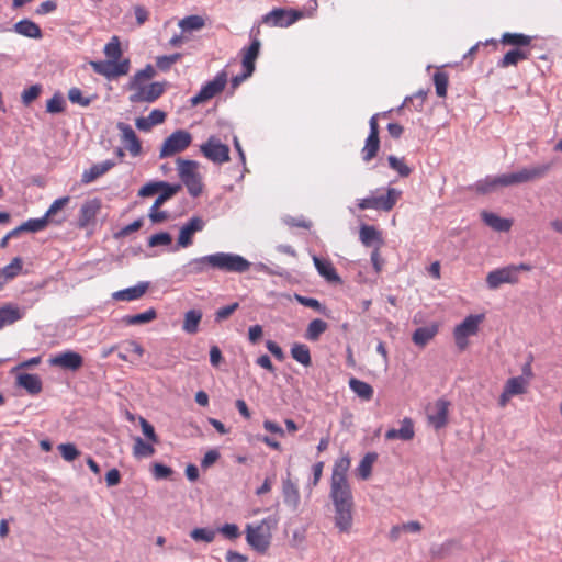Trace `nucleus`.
Wrapping results in <instances>:
<instances>
[{
    "instance_id": "obj_1",
    "label": "nucleus",
    "mask_w": 562,
    "mask_h": 562,
    "mask_svg": "<svg viewBox=\"0 0 562 562\" xmlns=\"http://www.w3.org/2000/svg\"><path fill=\"white\" fill-rule=\"evenodd\" d=\"M351 459L348 456L338 458L333 467L329 496L334 506V524L341 533H349L353 526L355 502L347 473Z\"/></svg>"
},
{
    "instance_id": "obj_2",
    "label": "nucleus",
    "mask_w": 562,
    "mask_h": 562,
    "mask_svg": "<svg viewBox=\"0 0 562 562\" xmlns=\"http://www.w3.org/2000/svg\"><path fill=\"white\" fill-rule=\"evenodd\" d=\"M273 524L272 519H263L257 525H247L246 541L257 552L265 553L269 549Z\"/></svg>"
},
{
    "instance_id": "obj_3",
    "label": "nucleus",
    "mask_w": 562,
    "mask_h": 562,
    "mask_svg": "<svg viewBox=\"0 0 562 562\" xmlns=\"http://www.w3.org/2000/svg\"><path fill=\"white\" fill-rule=\"evenodd\" d=\"M212 269L227 273H243L249 270L250 262L240 255L232 252L212 254Z\"/></svg>"
},
{
    "instance_id": "obj_4",
    "label": "nucleus",
    "mask_w": 562,
    "mask_h": 562,
    "mask_svg": "<svg viewBox=\"0 0 562 562\" xmlns=\"http://www.w3.org/2000/svg\"><path fill=\"white\" fill-rule=\"evenodd\" d=\"M178 171L181 181L187 187L192 196H198L202 193L203 184L201 176L198 171L199 164L193 160H186L182 158L177 159Z\"/></svg>"
},
{
    "instance_id": "obj_5",
    "label": "nucleus",
    "mask_w": 562,
    "mask_h": 562,
    "mask_svg": "<svg viewBox=\"0 0 562 562\" xmlns=\"http://www.w3.org/2000/svg\"><path fill=\"white\" fill-rule=\"evenodd\" d=\"M527 263L510 265L490 271L486 276V284L491 290L499 288L504 283L515 284L519 281L518 271H530Z\"/></svg>"
},
{
    "instance_id": "obj_6",
    "label": "nucleus",
    "mask_w": 562,
    "mask_h": 562,
    "mask_svg": "<svg viewBox=\"0 0 562 562\" xmlns=\"http://www.w3.org/2000/svg\"><path fill=\"white\" fill-rule=\"evenodd\" d=\"M551 169V164H543L530 168H522L517 172L502 175L501 181L507 187L526 183L543 178Z\"/></svg>"
},
{
    "instance_id": "obj_7",
    "label": "nucleus",
    "mask_w": 562,
    "mask_h": 562,
    "mask_svg": "<svg viewBox=\"0 0 562 562\" xmlns=\"http://www.w3.org/2000/svg\"><path fill=\"white\" fill-rule=\"evenodd\" d=\"M483 319V315H469L463 319L462 323L456 326L453 330V338L460 351H463L468 348V338L477 334L479 326Z\"/></svg>"
},
{
    "instance_id": "obj_8",
    "label": "nucleus",
    "mask_w": 562,
    "mask_h": 562,
    "mask_svg": "<svg viewBox=\"0 0 562 562\" xmlns=\"http://www.w3.org/2000/svg\"><path fill=\"white\" fill-rule=\"evenodd\" d=\"M401 195V190H397L395 188H389L386 194L384 195H372L360 200L358 203V207L360 210L372 209L378 211L390 212L395 206Z\"/></svg>"
},
{
    "instance_id": "obj_9",
    "label": "nucleus",
    "mask_w": 562,
    "mask_h": 562,
    "mask_svg": "<svg viewBox=\"0 0 562 562\" xmlns=\"http://www.w3.org/2000/svg\"><path fill=\"white\" fill-rule=\"evenodd\" d=\"M192 143V135L186 130H177L162 143L159 157H171L186 150Z\"/></svg>"
},
{
    "instance_id": "obj_10",
    "label": "nucleus",
    "mask_w": 562,
    "mask_h": 562,
    "mask_svg": "<svg viewBox=\"0 0 562 562\" xmlns=\"http://www.w3.org/2000/svg\"><path fill=\"white\" fill-rule=\"evenodd\" d=\"M93 71L98 75H101L108 79H115L121 76H125L128 74L131 64L127 58L122 59L121 61L115 60H91L89 63Z\"/></svg>"
},
{
    "instance_id": "obj_11",
    "label": "nucleus",
    "mask_w": 562,
    "mask_h": 562,
    "mask_svg": "<svg viewBox=\"0 0 562 562\" xmlns=\"http://www.w3.org/2000/svg\"><path fill=\"white\" fill-rule=\"evenodd\" d=\"M389 112L376 113L371 116L369 121L370 132L364 142V146L361 149L362 159L366 162L371 161L379 153L380 149V127H379V117L386 116Z\"/></svg>"
},
{
    "instance_id": "obj_12",
    "label": "nucleus",
    "mask_w": 562,
    "mask_h": 562,
    "mask_svg": "<svg viewBox=\"0 0 562 562\" xmlns=\"http://www.w3.org/2000/svg\"><path fill=\"white\" fill-rule=\"evenodd\" d=\"M200 150L206 159L214 164L222 165L228 162L231 159L229 147L215 136L209 137L207 140L200 146Z\"/></svg>"
},
{
    "instance_id": "obj_13",
    "label": "nucleus",
    "mask_w": 562,
    "mask_h": 562,
    "mask_svg": "<svg viewBox=\"0 0 562 562\" xmlns=\"http://www.w3.org/2000/svg\"><path fill=\"white\" fill-rule=\"evenodd\" d=\"M226 83L227 74L225 71L218 72L213 80L209 81L201 88L198 94L191 98V104L195 106L211 100L224 90Z\"/></svg>"
},
{
    "instance_id": "obj_14",
    "label": "nucleus",
    "mask_w": 562,
    "mask_h": 562,
    "mask_svg": "<svg viewBox=\"0 0 562 562\" xmlns=\"http://www.w3.org/2000/svg\"><path fill=\"white\" fill-rule=\"evenodd\" d=\"M133 93L130 95V101L133 103L138 102H154L165 92V85L161 82H151L148 85L139 83L137 86H130Z\"/></svg>"
},
{
    "instance_id": "obj_15",
    "label": "nucleus",
    "mask_w": 562,
    "mask_h": 562,
    "mask_svg": "<svg viewBox=\"0 0 562 562\" xmlns=\"http://www.w3.org/2000/svg\"><path fill=\"white\" fill-rule=\"evenodd\" d=\"M48 362L52 367L76 372L83 366V357L76 351L66 350L50 357Z\"/></svg>"
},
{
    "instance_id": "obj_16",
    "label": "nucleus",
    "mask_w": 562,
    "mask_h": 562,
    "mask_svg": "<svg viewBox=\"0 0 562 562\" xmlns=\"http://www.w3.org/2000/svg\"><path fill=\"white\" fill-rule=\"evenodd\" d=\"M301 14L296 11L273 9L262 18V22L272 26L286 27L296 22Z\"/></svg>"
},
{
    "instance_id": "obj_17",
    "label": "nucleus",
    "mask_w": 562,
    "mask_h": 562,
    "mask_svg": "<svg viewBox=\"0 0 562 562\" xmlns=\"http://www.w3.org/2000/svg\"><path fill=\"white\" fill-rule=\"evenodd\" d=\"M121 133V142L133 157L142 154V143L135 131L126 123L119 122L116 125Z\"/></svg>"
},
{
    "instance_id": "obj_18",
    "label": "nucleus",
    "mask_w": 562,
    "mask_h": 562,
    "mask_svg": "<svg viewBox=\"0 0 562 562\" xmlns=\"http://www.w3.org/2000/svg\"><path fill=\"white\" fill-rule=\"evenodd\" d=\"M102 207V202L99 198L90 199L86 201L79 211L78 226L85 228L91 224H94L98 214Z\"/></svg>"
},
{
    "instance_id": "obj_19",
    "label": "nucleus",
    "mask_w": 562,
    "mask_h": 562,
    "mask_svg": "<svg viewBox=\"0 0 562 562\" xmlns=\"http://www.w3.org/2000/svg\"><path fill=\"white\" fill-rule=\"evenodd\" d=\"M204 225L205 223L201 217H191L180 229L178 245L183 248L192 245L193 235L201 232L204 228Z\"/></svg>"
},
{
    "instance_id": "obj_20",
    "label": "nucleus",
    "mask_w": 562,
    "mask_h": 562,
    "mask_svg": "<svg viewBox=\"0 0 562 562\" xmlns=\"http://www.w3.org/2000/svg\"><path fill=\"white\" fill-rule=\"evenodd\" d=\"M260 34V30L257 29L256 35L252 38L250 45L247 48L243 49V68L246 70V76H251L255 71V61L259 56L260 50V40L258 38V35Z\"/></svg>"
},
{
    "instance_id": "obj_21",
    "label": "nucleus",
    "mask_w": 562,
    "mask_h": 562,
    "mask_svg": "<svg viewBox=\"0 0 562 562\" xmlns=\"http://www.w3.org/2000/svg\"><path fill=\"white\" fill-rule=\"evenodd\" d=\"M449 406L450 403L445 398H439L435 402L432 411L428 414V420L436 429L447 425Z\"/></svg>"
},
{
    "instance_id": "obj_22",
    "label": "nucleus",
    "mask_w": 562,
    "mask_h": 562,
    "mask_svg": "<svg viewBox=\"0 0 562 562\" xmlns=\"http://www.w3.org/2000/svg\"><path fill=\"white\" fill-rule=\"evenodd\" d=\"M121 351L119 352V358L126 362H134L137 359H140L144 356V348L140 344L135 340H125L117 345Z\"/></svg>"
},
{
    "instance_id": "obj_23",
    "label": "nucleus",
    "mask_w": 562,
    "mask_h": 562,
    "mask_svg": "<svg viewBox=\"0 0 562 562\" xmlns=\"http://www.w3.org/2000/svg\"><path fill=\"white\" fill-rule=\"evenodd\" d=\"M414 436H415L414 423L409 417H405L401 422L400 429L392 428L385 432L386 440L400 439L403 441H409L414 438Z\"/></svg>"
},
{
    "instance_id": "obj_24",
    "label": "nucleus",
    "mask_w": 562,
    "mask_h": 562,
    "mask_svg": "<svg viewBox=\"0 0 562 562\" xmlns=\"http://www.w3.org/2000/svg\"><path fill=\"white\" fill-rule=\"evenodd\" d=\"M313 262L317 272L328 282L340 283L341 279L338 276L333 262L328 259H323L317 256L313 257Z\"/></svg>"
},
{
    "instance_id": "obj_25",
    "label": "nucleus",
    "mask_w": 562,
    "mask_h": 562,
    "mask_svg": "<svg viewBox=\"0 0 562 562\" xmlns=\"http://www.w3.org/2000/svg\"><path fill=\"white\" fill-rule=\"evenodd\" d=\"M13 30L18 34L30 38L38 40L43 36L40 25L29 19H23L16 22L13 26Z\"/></svg>"
},
{
    "instance_id": "obj_26",
    "label": "nucleus",
    "mask_w": 562,
    "mask_h": 562,
    "mask_svg": "<svg viewBox=\"0 0 562 562\" xmlns=\"http://www.w3.org/2000/svg\"><path fill=\"white\" fill-rule=\"evenodd\" d=\"M439 326L431 324L429 326L417 328L412 336V340L416 346L425 347L438 334Z\"/></svg>"
},
{
    "instance_id": "obj_27",
    "label": "nucleus",
    "mask_w": 562,
    "mask_h": 562,
    "mask_svg": "<svg viewBox=\"0 0 562 562\" xmlns=\"http://www.w3.org/2000/svg\"><path fill=\"white\" fill-rule=\"evenodd\" d=\"M23 268V260L20 257H15L11 262L0 269V290L10 280L18 277Z\"/></svg>"
},
{
    "instance_id": "obj_28",
    "label": "nucleus",
    "mask_w": 562,
    "mask_h": 562,
    "mask_svg": "<svg viewBox=\"0 0 562 562\" xmlns=\"http://www.w3.org/2000/svg\"><path fill=\"white\" fill-rule=\"evenodd\" d=\"M483 222L496 232H508L512 227V221L503 218L495 213L483 211L481 213Z\"/></svg>"
},
{
    "instance_id": "obj_29",
    "label": "nucleus",
    "mask_w": 562,
    "mask_h": 562,
    "mask_svg": "<svg viewBox=\"0 0 562 562\" xmlns=\"http://www.w3.org/2000/svg\"><path fill=\"white\" fill-rule=\"evenodd\" d=\"M530 49L514 48L507 52L504 57L497 63L501 68H507L509 66H516L519 61L529 58Z\"/></svg>"
},
{
    "instance_id": "obj_30",
    "label": "nucleus",
    "mask_w": 562,
    "mask_h": 562,
    "mask_svg": "<svg viewBox=\"0 0 562 562\" xmlns=\"http://www.w3.org/2000/svg\"><path fill=\"white\" fill-rule=\"evenodd\" d=\"M115 166V164L111 160H105L101 164H95L88 170H85L82 173L81 181L83 183H90L93 182L99 177L106 173L110 169H112Z\"/></svg>"
},
{
    "instance_id": "obj_31",
    "label": "nucleus",
    "mask_w": 562,
    "mask_h": 562,
    "mask_svg": "<svg viewBox=\"0 0 562 562\" xmlns=\"http://www.w3.org/2000/svg\"><path fill=\"white\" fill-rule=\"evenodd\" d=\"M532 37L521 33H504L501 37L503 45H512L515 48L530 49Z\"/></svg>"
},
{
    "instance_id": "obj_32",
    "label": "nucleus",
    "mask_w": 562,
    "mask_h": 562,
    "mask_svg": "<svg viewBox=\"0 0 562 562\" xmlns=\"http://www.w3.org/2000/svg\"><path fill=\"white\" fill-rule=\"evenodd\" d=\"M212 255L194 258L184 266L187 274H201L212 269Z\"/></svg>"
},
{
    "instance_id": "obj_33",
    "label": "nucleus",
    "mask_w": 562,
    "mask_h": 562,
    "mask_svg": "<svg viewBox=\"0 0 562 562\" xmlns=\"http://www.w3.org/2000/svg\"><path fill=\"white\" fill-rule=\"evenodd\" d=\"M147 283H138L135 286L127 288L117 291L113 294V297L119 301H134L140 299L147 291Z\"/></svg>"
},
{
    "instance_id": "obj_34",
    "label": "nucleus",
    "mask_w": 562,
    "mask_h": 562,
    "mask_svg": "<svg viewBox=\"0 0 562 562\" xmlns=\"http://www.w3.org/2000/svg\"><path fill=\"white\" fill-rule=\"evenodd\" d=\"M16 381L21 387L32 395H36L42 391V381L36 374L22 373L18 376Z\"/></svg>"
},
{
    "instance_id": "obj_35",
    "label": "nucleus",
    "mask_w": 562,
    "mask_h": 562,
    "mask_svg": "<svg viewBox=\"0 0 562 562\" xmlns=\"http://www.w3.org/2000/svg\"><path fill=\"white\" fill-rule=\"evenodd\" d=\"M283 497L285 504L292 506L294 509L297 508L300 504V492L299 487L291 480L283 481Z\"/></svg>"
},
{
    "instance_id": "obj_36",
    "label": "nucleus",
    "mask_w": 562,
    "mask_h": 562,
    "mask_svg": "<svg viewBox=\"0 0 562 562\" xmlns=\"http://www.w3.org/2000/svg\"><path fill=\"white\" fill-rule=\"evenodd\" d=\"M349 387L353 393H356L360 398L364 401H370L373 397V387L364 381L351 378L349 380Z\"/></svg>"
},
{
    "instance_id": "obj_37",
    "label": "nucleus",
    "mask_w": 562,
    "mask_h": 562,
    "mask_svg": "<svg viewBox=\"0 0 562 562\" xmlns=\"http://www.w3.org/2000/svg\"><path fill=\"white\" fill-rule=\"evenodd\" d=\"M528 380L524 376H514L506 381L504 390L512 396L522 395L527 392Z\"/></svg>"
},
{
    "instance_id": "obj_38",
    "label": "nucleus",
    "mask_w": 562,
    "mask_h": 562,
    "mask_svg": "<svg viewBox=\"0 0 562 562\" xmlns=\"http://www.w3.org/2000/svg\"><path fill=\"white\" fill-rule=\"evenodd\" d=\"M328 329L325 321L316 318L313 319L306 328L305 338L310 341H317L319 337Z\"/></svg>"
},
{
    "instance_id": "obj_39",
    "label": "nucleus",
    "mask_w": 562,
    "mask_h": 562,
    "mask_svg": "<svg viewBox=\"0 0 562 562\" xmlns=\"http://www.w3.org/2000/svg\"><path fill=\"white\" fill-rule=\"evenodd\" d=\"M202 319V312L199 310H190L184 314L182 329L188 334H195Z\"/></svg>"
},
{
    "instance_id": "obj_40",
    "label": "nucleus",
    "mask_w": 562,
    "mask_h": 562,
    "mask_svg": "<svg viewBox=\"0 0 562 562\" xmlns=\"http://www.w3.org/2000/svg\"><path fill=\"white\" fill-rule=\"evenodd\" d=\"M22 317L23 314L20 312L18 307L11 305L0 307V329L7 325L15 323Z\"/></svg>"
},
{
    "instance_id": "obj_41",
    "label": "nucleus",
    "mask_w": 562,
    "mask_h": 562,
    "mask_svg": "<svg viewBox=\"0 0 562 562\" xmlns=\"http://www.w3.org/2000/svg\"><path fill=\"white\" fill-rule=\"evenodd\" d=\"M502 175L495 177H486L475 183V190L479 193L486 194L494 191L498 187H507L501 181Z\"/></svg>"
},
{
    "instance_id": "obj_42",
    "label": "nucleus",
    "mask_w": 562,
    "mask_h": 562,
    "mask_svg": "<svg viewBox=\"0 0 562 562\" xmlns=\"http://www.w3.org/2000/svg\"><path fill=\"white\" fill-rule=\"evenodd\" d=\"M376 459L378 454L375 452H369L362 458L357 468V474L360 479L368 480L371 476L372 467Z\"/></svg>"
},
{
    "instance_id": "obj_43",
    "label": "nucleus",
    "mask_w": 562,
    "mask_h": 562,
    "mask_svg": "<svg viewBox=\"0 0 562 562\" xmlns=\"http://www.w3.org/2000/svg\"><path fill=\"white\" fill-rule=\"evenodd\" d=\"M291 356L304 367L312 364L310 348L304 344H294L291 348Z\"/></svg>"
},
{
    "instance_id": "obj_44",
    "label": "nucleus",
    "mask_w": 562,
    "mask_h": 562,
    "mask_svg": "<svg viewBox=\"0 0 562 562\" xmlns=\"http://www.w3.org/2000/svg\"><path fill=\"white\" fill-rule=\"evenodd\" d=\"M178 25L183 32L199 31L205 26V20L193 14L181 19Z\"/></svg>"
},
{
    "instance_id": "obj_45",
    "label": "nucleus",
    "mask_w": 562,
    "mask_h": 562,
    "mask_svg": "<svg viewBox=\"0 0 562 562\" xmlns=\"http://www.w3.org/2000/svg\"><path fill=\"white\" fill-rule=\"evenodd\" d=\"M157 317V313L154 308H149L143 313L135 315H126L123 321L126 325H139L146 324L154 321Z\"/></svg>"
},
{
    "instance_id": "obj_46",
    "label": "nucleus",
    "mask_w": 562,
    "mask_h": 562,
    "mask_svg": "<svg viewBox=\"0 0 562 562\" xmlns=\"http://www.w3.org/2000/svg\"><path fill=\"white\" fill-rule=\"evenodd\" d=\"M360 240L366 246L382 244L380 232L374 226L364 225L360 228Z\"/></svg>"
},
{
    "instance_id": "obj_47",
    "label": "nucleus",
    "mask_w": 562,
    "mask_h": 562,
    "mask_svg": "<svg viewBox=\"0 0 562 562\" xmlns=\"http://www.w3.org/2000/svg\"><path fill=\"white\" fill-rule=\"evenodd\" d=\"M155 453L153 445L145 442L142 438L137 437L134 440L133 454L135 458H148Z\"/></svg>"
},
{
    "instance_id": "obj_48",
    "label": "nucleus",
    "mask_w": 562,
    "mask_h": 562,
    "mask_svg": "<svg viewBox=\"0 0 562 562\" xmlns=\"http://www.w3.org/2000/svg\"><path fill=\"white\" fill-rule=\"evenodd\" d=\"M104 54L110 60L121 61L122 49L117 36H113L104 47Z\"/></svg>"
},
{
    "instance_id": "obj_49",
    "label": "nucleus",
    "mask_w": 562,
    "mask_h": 562,
    "mask_svg": "<svg viewBox=\"0 0 562 562\" xmlns=\"http://www.w3.org/2000/svg\"><path fill=\"white\" fill-rule=\"evenodd\" d=\"M449 82V76L443 71H437L434 75V83L436 88V93L440 98H445L447 95V88Z\"/></svg>"
},
{
    "instance_id": "obj_50",
    "label": "nucleus",
    "mask_w": 562,
    "mask_h": 562,
    "mask_svg": "<svg viewBox=\"0 0 562 562\" xmlns=\"http://www.w3.org/2000/svg\"><path fill=\"white\" fill-rule=\"evenodd\" d=\"M182 55L180 53H175L172 55H164L158 56L156 58V66L161 71H168L172 67L173 64H176L178 60H180Z\"/></svg>"
},
{
    "instance_id": "obj_51",
    "label": "nucleus",
    "mask_w": 562,
    "mask_h": 562,
    "mask_svg": "<svg viewBox=\"0 0 562 562\" xmlns=\"http://www.w3.org/2000/svg\"><path fill=\"white\" fill-rule=\"evenodd\" d=\"M390 167L395 170L401 177H408L412 169L406 165L404 158H397L393 155L387 158Z\"/></svg>"
},
{
    "instance_id": "obj_52",
    "label": "nucleus",
    "mask_w": 562,
    "mask_h": 562,
    "mask_svg": "<svg viewBox=\"0 0 562 562\" xmlns=\"http://www.w3.org/2000/svg\"><path fill=\"white\" fill-rule=\"evenodd\" d=\"M68 99L74 104H79L81 106H89L93 100L91 97H85L82 91L77 88L72 87L68 91Z\"/></svg>"
},
{
    "instance_id": "obj_53",
    "label": "nucleus",
    "mask_w": 562,
    "mask_h": 562,
    "mask_svg": "<svg viewBox=\"0 0 562 562\" xmlns=\"http://www.w3.org/2000/svg\"><path fill=\"white\" fill-rule=\"evenodd\" d=\"M216 531L209 528H195L190 532V537L195 541H203L206 543L215 539Z\"/></svg>"
},
{
    "instance_id": "obj_54",
    "label": "nucleus",
    "mask_w": 562,
    "mask_h": 562,
    "mask_svg": "<svg viewBox=\"0 0 562 562\" xmlns=\"http://www.w3.org/2000/svg\"><path fill=\"white\" fill-rule=\"evenodd\" d=\"M156 71L151 65H147L144 69L138 70L131 79L130 86H137L144 83L146 80L151 79Z\"/></svg>"
},
{
    "instance_id": "obj_55",
    "label": "nucleus",
    "mask_w": 562,
    "mask_h": 562,
    "mask_svg": "<svg viewBox=\"0 0 562 562\" xmlns=\"http://www.w3.org/2000/svg\"><path fill=\"white\" fill-rule=\"evenodd\" d=\"M48 224L47 217L44 215L41 218H30L22 223L24 232L36 233L43 231Z\"/></svg>"
},
{
    "instance_id": "obj_56",
    "label": "nucleus",
    "mask_w": 562,
    "mask_h": 562,
    "mask_svg": "<svg viewBox=\"0 0 562 562\" xmlns=\"http://www.w3.org/2000/svg\"><path fill=\"white\" fill-rule=\"evenodd\" d=\"M65 110V100L60 93H55L46 103L48 113H61Z\"/></svg>"
},
{
    "instance_id": "obj_57",
    "label": "nucleus",
    "mask_w": 562,
    "mask_h": 562,
    "mask_svg": "<svg viewBox=\"0 0 562 562\" xmlns=\"http://www.w3.org/2000/svg\"><path fill=\"white\" fill-rule=\"evenodd\" d=\"M294 300L300 303L301 305L303 306H306V307H310V308H313L319 313H325V307L321 304V302L314 297H307V296H303L301 294H297L295 293L294 294Z\"/></svg>"
},
{
    "instance_id": "obj_58",
    "label": "nucleus",
    "mask_w": 562,
    "mask_h": 562,
    "mask_svg": "<svg viewBox=\"0 0 562 562\" xmlns=\"http://www.w3.org/2000/svg\"><path fill=\"white\" fill-rule=\"evenodd\" d=\"M58 450L64 460L71 462L77 459L80 454L79 450L74 443H60Z\"/></svg>"
},
{
    "instance_id": "obj_59",
    "label": "nucleus",
    "mask_w": 562,
    "mask_h": 562,
    "mask_svg": "<svg viewBox=\"0 0 562 562\" xmlns=\"http://www.w3.org/2000/svg\"><path fill=\"white\" fill-rule=\"evenodd\" d=\"M42 92L41 85H33L22 92L21 99L24 105H30Z\"/></svg>"
},
{
    "instance_id": "obj_60",
    "label": "nucleus",
    "mask_w": 562,
    "mask_h": 562,
    "mask_svg": "<svg viewBox=\"0 0 562 562\" xmlns=\"http://www.w3.org/2000/svg\"><path fill=\"white\" fill-rule=\"evenodd\" d=\"M171 240H172V238L169 233L161 232V233L150 236V238L148 240V245L150 247L168 246L171 244Z\"/></svg>"
},
{
    "instance_id": "obj_61",
    "label": "nucleus",
    "mask_w": 562,
    "mask_h": 562,
    "mask_svg": "<svg viewBox=\"0 0 562 562\" xmlns=\"http://www.w3.org/2000/svg\"><path fill=\"white\" fill-rule=\"evenodd\" d=\"M69 201H70L69 196H63V198L55 200L45 213V216L47 217V220L53 217L58 211L64 209L69 203Z\"/></svg>"
},
{
    "instance_id": "obj_62",
    "label": "nucleus",
    "mask_w": 562,
    "mask_h": 562,
    "mask_svg": "<svg viewBox=\"0 0 562 562\" xmlns=\"http://www.w3.org/2000/svg\"><path fill=\"white\" fill-rule=\"evenodd\" d=\"M151 473L156 480H162L169 477L172 474V470L161 463H154L151 467Z\"/></svg>"
},
{
    "instance_id": "obj_63",
    "label": "nucleus",
    "mask_w": 562,
    "mask_h": 562,
    "mask_svg": "<svg viewBox=\"0 0 562 562\" xmlns=\"http://www.w3.org/2000/svg\"><path fill=\"white\" fill-rule=\"evenodd\" d=\"M162 181L149 182L140 188L138 195L143 198L151 196L160 191Z\"/></svg>"
},
{
    "instance_id": "obj_64",
    "label": "nucleus",
    "mask_w": 562,
    "mask_h": 562,
    "mask_svg": "<svg viewBox=\"0 0 562 562\" xmlns=\"http://www.w3.org/2000/svg\"><path fill=\"white\" fill-rule=\"evenodd\" d=\"M181 190V184H170L168 182H164L162 181V186H161V189H160V194L161 196H164V199L167 201L169 200L171 196H173L175 194H177L179 191Z\"/></svg>"
}]
</instances>
